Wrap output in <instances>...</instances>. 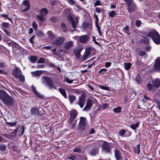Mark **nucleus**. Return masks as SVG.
<instances>
[{
  "instance_id": "f257e3e1",
  "label": "nucleus",
  "mask_w": 160,
  "mask_h": 160,
  "mask_svg": "<svg viewBox=\"0 0 160 160\" xmlns=\"http://www.w3.org/2000/svg\"><path fill=\"white\" fill-rule=\"evenodd\" d=\"M146 36L151 37L155 43L157 44L160 43V36L156 31L149 32L147 34Z\"/></svg>"
},
{
  "instance_id": "f03ea898",
  "label": "nucleus",
  "mask_w": 160,
  "mask_h": 160,
  "mask_svg": "<svg viewBox=\"0 0 160 160\" xmlns=\"http://www.w3.org/2000/svg\"><path fill=\"white\" fill-rule=\"evenodd\" d=\"M97 100L93 97H89L88 98L86 106L83 109V111H89L92 106L93 103H96Z\"/></svg>"
},
{
  "instance_id": "7ed1b4c3",
  "label": "nucleus",
  "mask_w": 160,
  "mask_h": 160,
  "mask_svg": "<svg viewBox=\"0 0 160 160\" xmlns=\"http://www.w3.org/2000/svg\"><path fill=\"white\" fill-rule=\"evenodd\" d=\"M2 101L6 106H13L14 104L13 99L7 94Z\"/></svg>"
},
{
  "instance_id": "20e7f679",
  "label": "nucleus",
  "mask_w": 160,
  "mask_h": 160,
  "mask_svg": "<svg viewBox=\"0 0 160 160\" xmlns=\"http://www.w3.org/2000/svg\"><path fill=\"white\" fill-rule=\"evenodd\" d=\"M42 82L46 84L49 88L51 89L53 83L52 80L50 77L48 76H43L42 78Z\"/></svg>"
},
{
  "instance_id": "39448f33",
  "label": "nucleus",
  "mask_w": 160,
  "mask_h": 160,
  "mask_svg": "<svg viewBox=\"0 0 160 160\" xmlns=\"http://www.w3.org/2000/svg\"><path fill=\"white\" fill-rule=\"evenodd\" d=\"M79 17L77 16L75 18L76 21L74 19L73 17L71 15L68 16V19L70 22L72 24V27L74 29H75L78 23Z\"/></svg>"
},
{
  "instance_id": "423d86ee",
  "label": "nucleus",
  "mask_w": 160,
  "mask_h": 160,
  "mask_svg": "<svg viewBox=\"0 0 160 160\" xmlns=\"http://www.w3.org/2000/svg\"><path fill=\"white\" fill-rule=\"evenodd\" d=\"M128 6V10L130 12H132L135 9V6L132 0H124Z\"/></svg>"
},
{
  "instance_id": "0eeeda50",
  "label": "nucleus",
  "mask_w": 160,
  "mask_h": 160,
  "mask_svg": "<svg viewBox=\"0 0 160 160\" xmlns=\"http://www.w3.org/2000/svg\"><path fill=\"white\" fill-rule=\"evenodd\" d=\"M48 13V11L46 8H42L40 11V15H37L38 18L41 21H43L44 17Z\"/></svg>"
},
{
  "instance_id": "6e6552de",
  "label": "nucleus",
  "mask_w": 160,
  "mask_h": 160,
  "mask_svg": "<svg viewBox=\"0 0 160 160\" xmlns=\"http://www.w3.org/2000/svg\"><path fill=\"white\" fill-rule=\"evenodd\" d=\"M70 118L69 119V123H71L76 118L77 115V112L76 110H74L70 111Z\"/></svg>"
},
{
  "instance_id": "1a4fd4ad",
  "label": "nucleus",
  "mask_w": 160,
  "mask_h": 160,
  "mask_svg": "<svg viewBox=\"0 0 160 160\" xmlns=\"http://www.w3.org/2000/svg\"><path fill=\"white\" fill-rule=\"evenodd\" d=\"M79 102L78 104L79 105L80 107L82 108L85 104V96L84 94H82L79 98Z\"/></svg>"
},
{
  "instance_id": "9d476101",
  "label": "nucleus",
  "mask_w": 160,
  "mask_h": 160,
  "mask_svg": "<svg viewBox=\"0 0 160 160\" xmlns=\"http://www.w3.org/2000/svg\"><path fill=\"white\" fill-rule=\"evenodd\" d=\"M154 68L155 70L160 72V57L157 58L156 60Z\"/></svg>"
},
{
  "instance_id": "9b49d317",
  "label": "nucleus",
  "mask_w": 160,
  "mask_h": 160,
  "mask_svg": "<svg viewBox=\"0 0 160 160\" xmlns=\"http://www.w3.org/2000/svg\"><path fill=\"white\" fill-rule=\"evenodd\" d=\"M103 150L106 152L109 153L110 152V146L109 143L104 142L102 146Z\"/></svg>"
},
{
  "instance_id": "f8f14e48",
  "label": "nucleus",
  "mask_w": 160,
  "mask_h": 160,
  "mask_svg": "<svg viewBox=\"0 0 160 160\" xmlns=\"http://www.w3.org/2000/svg\"><path fill=\"white\" fill-rule=\"evenodd\" d=\"M30 113L35 116H38L39 115L38 109L35 107H32L30 110Z\"/></svg>"
},
{
  "instance_id": "ddd939ff",
  "label": "nucleus",
  "mask_w": 160,
  "mask_h": 160,
  "mask_svg": "<svg viewBox=\"0 0 160 160\" xmlns=\"http://www.w3.org/2000/svg\"><path fill=\"white\" fill-rule=\"evenodd\" d=\"M21 73V70L18 68H14L12 72V75L16 78H18V76Z\"/></svg>"
},
{
  "instance_id": "4468645a",
  "label": "nucleus",
  "mask_w": 160,
  "mask_h": 160,
  "mask_svg": "<svg viewBox=\"0 0 160 160\" xmlns=\"http://www.w3.org/2000/svg\"><path fill=\"white\" fill-rule=\"evenodd\" d=\"M64 38L63 37H58L54 41V43L57 45H61L64 40Z\"/></svg>"
},
{
  "instance_id": "2eb2a0df",
  "label": "nucleus",
  "mask_w": 160,
  "mask_h": 160,
  "mask_svg": "<svg viewBox=\"0 0 160 160\" xmlns=\"http://www.w3.org/2000/svg\"><path fill=\"white\" fill-rule=\"evenodd\" d=\"M86 118H85L81 117L79 122V127L80 128L83 129L86 125Z\"/></svg>"
},
{
  "instance_id": "dca6fc26",
  "label": "nucleus",
  "mask_w": 160,
  "mask_h": 160,
  "mask_svg": "<svg viewBox=\"0 0 160 160\" xmlns=\"http://www.w3.org/2000/svg\"><path fill=\"white\" fill-rule=\"evenodd\" d=\"M89 37L87 35H84L79 37V42L82 43H85L88 41Z\"/></svg>"
},
{
  "instance_id": "f3484780",
  "label": "nucleus",
  "mask_w": 160,
  "mask_h": 160,
  "mask_svg": "<svg viewBox=\"0 0 160 160\" xmlns=\"http://www.w3.org/2000/svg\"><path fill=\"white\" fill-rule=\"evenodd\" d=\"M115 156L117 160H120L121 159V153L119 150L116 149L114 151Z\"/></svg>"
},
{
  "instance_id": "a211bd4d",
  "label": "nucleus",
  "mask_w": 160,
  "mask_h": 160,
  "mask_svg": "<svg viewBox=\"0 0 160 160\" xmlns=\"http://www.w3.org/2000/svg\"><path fill=\"white\" fill-rule=\"evenodd\" d=\"M152 84L154 87L158 88L160 86V80L157 78L152 81Z\"/></svg>"
},
{
  "instance_id": "6ab92c4d",
  "label": "nucleus",
  "mask_w": 160,
  "mask_h": 160,
  "mask_svg": "<svg viewBox=\"0 0 160 160\" xmlns=\"http://www.w3.org/2000/svg\"><path fill=\"white\" fill-rule=\"evenodd\" d=\"M73 45V43L71 41L66 42L64 46V48L67 50L71 48L72 47Z\"/></svg>"
},
{
  "instance_id": "aec40b11",
  "label": "nucleus",
  "mask_w": 160,
  "mask_h": 160,
  "mask_svg": "<svg viewBox=\"0 0 160 160\" xmlns=\"http://www.w3.org/2000/svg\"><path fill=\"white\" fill-rule=\"evenodd\" d=\"M32 88L33 92L37 97L39 98L43 97V95L40 93L36 90L35 87H34L33 85H32Z\"/></svg>"
},
{
  "instance_id": "412c9836",
  "label": "nucleus",
  "mask_w": 160,
  "mask_h": 160,
  "mask_svg": "<svg viewBox=\"0 0 160 160\" xmlns=\"http://www.w3.org/2000/svg\"><path fill=\"white\" fill-rule=\"evenodd\" d=\"M61 84L60 82L59 81H55L53 82L52 84V88H53L55 89H57V88L61 86Z\"/></svg>"
},
{
  "instance_id": "4be33fe9",
  "label": "nucleus",
  "mask_w": 160,
  "mask_h": 160,
  "mask_svg": "<svg viewBox=\"0 0 160 160\" xmlns=\"http://www.w3.org/2000/svg\"><path fill=\"white\" fill-rule=\"evenodd\" d=\"M98 148H94L89 151V153L92 156H94L98 153Z\"/></svg>"
},
{
  "instance_id": "5701e85b",
  "label": "nucleus",
  "mask_w": 160,
  "mask_h": 160,
  "mask_svg": "<svg viewBox=\"0 0 160 160\" xmlns=\"http://www.w3.org/2000/svg\"><path fill=\"white\" fill-rule=\"evenodd\" d=\"M23 4L24 6H26V8L23 9V10L24 11H28L30 8L29 3L28 2V1L25 0L23 2Z\"/></svg>"
},
{
  "instance_id": "b1692460",
  "label": "nucleus",
  "mask_w": 160,
  "mask_h": 160,
  "mask_svg": "<svg viewBox=\"0 0 160 160\" xmlns=\"http://www.w3.org/2000/svg\"><path fill=\"white\" fill-rule=\"evenodd\" d=\"M82 49H75L74 51V52L76 57L78 58H79L80 56V52Z\"/></svg>"
},
{
  "instance_id": "393cba45",
  "label": "nucleus",
  "mask_w": 160,
  "mask_h": 160,
  "mask_svg": "<svg viewBox=\"0 0 160 160\" xmlns=\"http://www.w3.org/2000/svg\"><path fill=\"white\" fill-rule=\"evenodd\" d=\"M58 90L65 98H67V97L66 91L63 89L59 88L58 89Z\"/></svg>"
},
{
  "instance_id": "a878e982",
  "label": "nucleus",
  "mask_w": 160,
  "mask_h": 160,
  "mask_svg": "<svg viewBox=\"0 0 160 160\" xmlns=\"http://www.w3.org/2000/svg\"><path fill=\"white\" fill-rule=\"evenodd\" d=\"M42 72L40 71L37 70L34 72H32V74L33 76H40Z\"/></svg>"
},
{
  "instance_id": "bb28decb",
  "label": "nucleus",
  "mask_w": 160,
  "mask_h": 160,
  "mask_svg": "<svg viewBox=\"0 0 160 160\" xmlns=\"http://www.w3.org/2000/svg\"><path fill=\"white\" fill-rule=\"evenodd\" d=\"M7 95V94L2 90H0V98L2 100Z\"/></svg>"
},
{
  "instance_id": "cd10ccee",
  "label": "nucleus",
  "mask_w": 160,
  "mask_h": 160,
  "mask_svg": "<svg viewBox=\"0 0 160 160\" xmlns=\"http://www.w3.org/2000/svg\"><path fill=\"white\" fill-rule=\"evenodd\" d=\"M134 151L135 153L139 154L140 152V145L138 144L134 148Z\"/></svg>"
},
{
  "instance_id": "c85d7f7f",
  "label": "nucleus",
  "mask_w": 160,
  "mask_h": 160,
  "mask_svg": "<svg viewBox=\"0 0 160 160\" xmlns=\"http://www.w3.org/2000/svg\"><path fill=\"white\" fill-rule=\"evenodd\" d=\"M29 58L32 63H35L37 60V58L35 56H30Z\"/></svg>"
},
{
  "instance_id": "c756f323",
  "label": "nucleus",
  "mask_w": 160,
  "mask_h": 160,
  "mask_svg": "<svg viewBox=\"0 0 160 160\" xmlns=\"http://www.w3.org/2000/svg\"><path fill=\"white\" fill-rule=\"evenodd\" d=\"M139 122H137L136 124H132L131 125L130 128L133 130H135L139 126Z\"/></svg>"
},
{
  "instance_id": "7c9ffc66",
  "label": "nucleus",
  "mask_w": 160,
  "mask_h": 160,
  "mask_svg": "<svg viewBox=\"0 0 160 160\" xmlns=\"http://www.w3.org/2000/svg\"><path fill=\"white\" fill-rule=\"evenodd\" d=\"M131 65V64L130 63H124V67L127 70H129L130 68Z\"/></svg>"
},
{
  "instance_id": "2f4dec72",
  "label": "nucleus",
  "mask_w": 160,
  "mask_h": 160,
  "mask_svg": "<svg viewBox=\"0 0 160 160\" xmlns=\"http://www.w3.org/2000/svg\"><path fill=\"white\" fill-rule=\"evenodd\" d=\"M6 124L8 125L10 127H13L15 126L17 124L16 122H6Z\"/></svg>"
},
{
  "instance_id": "473e14b6",
  "label": "nucleus",
  "mask_w": 160,
  "mask_h": 160,
  "mask_svg": "<svg viewBox=\"0 0 160 160\" xmlns=\"http://www.w3.org/2000/svg\"><path fill=\"white\" fill-rule=\"evenodd\" d=\"M135 80L137 83L139 84H140L141 83L142 81L141 78L139 75L137 76L135 78Z\"/></svg>"
},
{
  "instance_id": "72a5a7b5",
  "label": "nucleus",
  "mask_w": 160,
  "mask_h": 160,
  "mask_svg": "<svg viewBox=\"0 0 160 160\" xmlns=\"http://www.w3.org/2000/svg\"><path fill=\"white\" fill-rule=\"evenodd\" d=\"M64 81L69 84H71L73 80H72L68 78L65 77L64 78Z\"/></svg>"
},
{
  "instance_id": "f704fd0d",
  "label": "nucleus",
  "mask_w": 160,
  "mask_h": 160,
  "mask_svg": "<svg viewBox=\"0 0 160 160\" xmlns=\"http://www.w3.org/2000/svg\"><path fill=\"white\" fill-rule=\"evenodd\" d=\"M69 98L71 103H72L75 99V97L73 95H70Z\"/></svg>"
},
{
  "instance_id": "c9c22d12",
  "label": "nucleus",
  "mask_w": 160,
  "mask_h": 160,
  "mask_svg": "<svg viewBox=\"0 0 160 160\" xmlns=\"http://www.w3.org/2000/svg\"><path fill=\"white\" fill-rule=\"evenodd\" d=\"M116 14V13L114 11L110 12L108 13L110 17H113Z\"/></svg>"
},
{
  "instance_id": "e433bc0d",
  "label": "nucleus",
  "mask_w": 160,
  "mask_h": 160,
  "mask_svg": "<svg viewBox=\"0 0 160 160\" xmlns=\"http://www.w3.org/2000/svg\"><path fill=\"white\" fill-rule=\"evenodd\" d=\"M121 108L120 107L114 108L113 109V111L115 113H119L121 111Z\"/></svg>"
},
{
  "instance_id": "4c0bfd02",
  "label": "nucleus",
  "mask_w": 160,
  "mask_h": 160,
  "mask_svg": "<svg viewBox=\"0 0 160 160\" xmlns=\"http://www.w3.org/2000/svg\"><path fill=\"white\" fill-rule=\"evenodd\" d=\"M18 78H19L20 80L22 82H23L24 81V77L22 74V73L20 75H19Z\"/></svg>"
},
{
  "instance_id": "58836bf2",
  "label": "nucleus",
  "mask_w": 160,
  "mask_h": 160,
  "mask_svg": "<svg viewBox=\"0 0 160 160\" xmlns=\"http://www.w3.org/2000/svg\"><path fill=\"white\" fill-rule=\"evenodd\" d=\"M61 27L63 31L64 32H66L67 31V28L66 27L64 23H62L61 25Z\"/></svg>"
},
{
  "instance_id": "ea45409f",
  "label": "nucleus",
  "mask_w": 160,
  "mask_h": 160,
  "mask_svg": "<svg viewBox=\"0 0 160 160\" xmlns=\"http://www.w3.org/2000/svg\"><path fill=\"white\" fill-rule=\"evenodd\" d=\"M32 27L35 30H37L38 26L35 21H33V22Z\"/></svg>"
},
{
  "instance_id": "a19ab883",
  "label": "nucleus",
  "mask_w": 160,
  "mask_h": 160,
  "mask_svg": "<svg viewBox=\"0 0 160 160\" xmlns=\"http://www.w3.org/2000/svg\"><path fill=\"white\" fill-rule=\"evenodd\" d=\"M125 131L124 129H122L119 132V135L121 136H122L125 134Z\"/></svg>"
},
{
  "instance_id": "79ce46f5",
  "label": "nucleus",
  "mask_w": 160,
  "mask_h": 160,
  "mask_svg": "<svg viewBox=\"0 0 160 160\" xmlns=\"http://www.w3.org/2000/svg\"><path fill=\"white\" fill-rule=\"evenodd\" d=\"M129 27L128 26H126L123 29V30L125 32L128 34V35L129 34Z\"/></svg>"
},
{
  "instance_id": "37998d69",
  "label": "nucleus",
  "mask_w": 160,
  "mask_h": 160,
  "mask_svg": "<svg viewBox=\"0 0 160 160\" xmlns=\"http://www.w3.org/2000/svg\"><path fill=\"white\" fill-rule=\"evenodd\" d=\"M6 149V146L4 144L0 145V150L1 151H3Z\"/></svg>"
},
{
  "instance_id": "c03bdc74",
  "label": "nucleus",
  "mask_w": 160,
  "mask_h": 160,
  "mask_svg": "<svg viewBox=\"0 0 160 160\" xmlns=\"http://www.w3.org/2000/svg\"><path fill=\"white\" fill-rule=\"evenodd\" d=\"M2 26L5 28H8L9 27V24L7 22L2 23Z\"/></svg>"
},
{
  "instance_id": "a18cd8bd",
  "label": "nucleus",
  "mask_w": 160,
  "mask_h": 160,
  "mask_svg": "<svg viewBox=\"0 0 160 160\" xmlns=\"http://www.w3.org/2000/svg\"><path fill=\"white\" fill-rule=\"evenodd\" d=\"M99 87L100 88H101L102 89H103V90H109L108 87H107V86H103L102 85H99Z\"/></svg>"
},
{
  "instance_id": "49530a36",
  "label": "nucleus",
  "mask_w": 160,
  "mask_h": 160,
  "mask_svg": "<svg viewBox=\"0 0 160 160\" xmlns=\"http://www.w3.org/2000/svg\"><path fill=\"white\" fill-rule=\"evenodd\" d=\"M18 46V44L14 41H12V48L14 47L17 48Z\"/></svg>"
},
{
  "instance_id": "de8ad7c7",
  "label": "nucleus",
  "mask_w": 160,
  "mask_h": 160,
  "mask_svg": "<svg viewBox=\"0 0 160 160\" xmlns=\"http://www.w3.org/2000/svg\"><path fill=\"white\" fill-rule=\"evenodd\" d=\"M90 52L89 51H87L84 54L83 58H87L89 55Z\"/></svg>"
},
{
  "instance_id": "09e8293b",
  "label": "nucleus",
  "mask_w": 160,
  "mask_h": 160,
  "mask_svg": "<svg viewBox=\"0 0 160 160\" xmlns=\"http://www.w3.org/2000/svg\"><path fill=\"white\" fill-rule=\"evenodd\" d=\"M107 71V70L106 68L102 69L99 72V73H101L102 74H104L105 72Z\"/></svg>"
},
{
  "instance_id": "8fccbe9b",
  "label": "nucleus",
  "mask_w": 160,
  "mask_h": 160,
  "mask_svg": "<svg viewBox=\"0 0 160 160\" xmlns=\"http://www.w3.org/2000/svg\"><path fill=\"white\" fill-rule=\"evenodd\" d=\"M68 158L72 160H75L76 158V157L75 155H72L69 157H68Z\"/></svg>"
},
{
  "instance_id": "3c124183",
  "label": "nucleus",
  "mask_w": 160,
  "mask_h": 160,
  "mask_svg": "<svg viewBox=\"0 0 160 160\" xmlns=\"http://www.w3.org/2000/svg\"><path fill=\"white\" fill-rule=\"evenodd\" d=\"M147 88L149 90H151L152 89L153 86L151 84H148L147 86Z\"/></svg>"
},
{
  "instance_id": "603ef678",
  "label": "nucleus",
  "mask_w": 160,
  "mask_h": 160,
  "mask_svg": "<svg viewBox=\"0 0 160 160\" xmlns=\"http://www.w3.org/2000/svg\"><path fill=\"white\" fill-rule=\"evenodd\" d=\"M45 62L44 59L42 58H40L38 61V63H44Z\"/></svg>"
},
{
  "instance_id": "864d4df0",
  "label": "nucleus",
  "mask_w": 160,
  "mask_h": 160,
  "mask_svg": "<svg viewBox=\"0 0 160 160\" xmlns=\"http://www.w3.org/2000/svg\"><path fill=\"white\" fill-rule=\"evenodd\" d=\"M66 1H67L68 3L71 5H73L75 3V2L73 0H68Z\"/></svg>"
},
{
  "instance_id": "5fc2aeb1",
  "label": "nucleus",
  "mask_w": 160,
  "mask_h": 160,
  "mask_svg": "<svg viewBox=\"0 0 160 160\" xmlns=\"http://www.w3.org/2000/svg\"><path fill=\"white\" fill-rule=\"evenodd\" d=\"M47 34H48V36L50 38H52L53 37V35L52 34V33L50 31H48L47 32Z\"/></svg>"
},
{
  "instance_id": "6e6d98bb",
  "label": "nucleus",
  "mask_w": 160,
  "mask_h": 160,
  "mask_svg": "<svg viewBox=\"0 0 160 160\" xmlns=\"http://www.w3.org/2000/svg\"><path fill=\"white\" fill-rule=\"evenodd\" d=\"M34 37H35V36H32L30 38V40H29V41H30V42L32 44L34 43L35 42L34 41Z\"/></svg>"
},
{
  "instance_id": "4d7b16f0",
  "label": "nucleus",
  "mask_w": 160,
  "mask_h": 160,
  "mask_svg": "<svg viewBox=\"0 0 160 160\" xmlns=\"http://www.w3.org/2000/svg\"><path fill=\"white\" fill-rule=\"evenodd\" d=\"M139 54L140 56H143L146 54V52L144 51H141L139 52Z\"/></svg>"
},
{
  "instance_id": "13d9d810",
  "label": "nucleus",
  "mask_w": 160,
  "mask_h": 160,
  "mask_svg": "<svg viewBox=\"0 0 160 160\" xmlns=\"http://www.w3.org/2000/svg\"><path fill=\"white\" fill-rule=\"evenodd\" d=\"M100 5V2L99 0H97L94 3L95 7Z\"/></svg>"
},
{
  "instance_id": "bf43d9fd",
  "label": "nucleus",
  "mask_w": 160,
  "mask_h": 160,
  "mask_svg": "<svg viewBox=\"0 0 160 160\" xmlns=\"http://www.w3.org/2000/svg\"><path fill=\"white\" fill-rule=\"evenodd\" d=\"M142 41L145 43H148L149 42V39L146 37H144L143 38Z\"/></svg>"
},
{
  "instance_id": "052dcab7",
  "label": "nucleus",
  "mask_w": 160,
  "mask_h": 160,
  "mask_svg": "<svg viewBox=\"0 0 160 160\" xmlns=\"http://www.w3.org/2000/svg\"><path fill=\"white\" fill-rule=\"evenodd\" d=\"M81 150L78 148H76L73 149V151L74 152H81Z\"/></svg>"
},
{
  "instance_id": "680f3d73",
  "label": "nucleus",
  "mask_w": 160,
  "mask_h": 160,
  "mask_svg": "<svg viewBox=\"0 0 160 160\" xmlns=\"http://www.w3.org/2000/svg\"><path fill=\"white\" fill-rule=\"evenodd\" d=\"M141 24V22L139 20H137L136 22V25L138 27Z\"/></svg>"
},
{
  "instance_id": "e2e57ef3",
  "label": "nucleus",
  "mask_w": 160,
  "mask_h": 160,
  "mask_svg": "<svg viewBox=\"0 0 160 160\" xmlns=\"http://www.w3.org/2000/svg\"><path fill=\"white\" fill-rule=\"evenodd\" d=\"M88 25V24L87 22H84L83 23L82 25V28H87V26Z\"/></svg>"
},
{
  "instance_id": "0e129e2a",
  "label": "nucleus",
  "mask_w": 160,
  "mask_h": 160,
  "mask_svg": "<svg viewBox=\"0 0 160 160\" xmlns=\"http://www.w3.org/2000/svg\"><path fill=\"white\" fill-rule=\"evenodd\" d=\"M111 64V63L110 62H107L105 63V66L106 68L109 67Z\"/></svg>"
},
{
  "instance_id": "69168bd1",
  "label": "nucleus",
  "mask_w": 160,
  "mask_h": 160,
  "mask_svg": "<svg viewBox=\"0 0 160 160\" xmlns=\"http://www.w3.org/2000/svg\"><path fill=\"white\" fill-rule=\"evenodd\" d=\"M145 49L147 51L149 52L151 49V47L150 46H148L146 47Z\"/></svg>"
},
{
  "instance_id": "338daca9",
  "label": "nucleus",
  "mask_w": 160,
  "mask_h": 160,
  "mask_svg": "<svg viewBox=\"0 0 160 160\" xmlns=\"http://www.w3.org/2000/svg\"><path fill=\"white\" fill-rule=\"evenodd\" d=\"M4 41L6 42L7 43L11 41V40L7 37L5 38L4 39Z\"/></svg>"
},
{
  "instance_id": "774afa93",
  "label": "nucleus",
  "mask_w": 160,
  "mask_h": 160,
  "mask_svg": "<svg viewBox=\"0 0 160 160\" xmlns=\"http://www.w3.org/2000/svg\"><path fill=\"white\" fill-rule=\"evenodd\" d=\"M3 30L4 32L8 36H10V34L7 30L3 29Z\"/></svg>"
}]
</instances>
